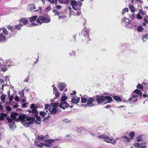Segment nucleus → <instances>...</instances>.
Listing matches in <instances>:
<instances>
[{
	"label": "nucleus",
	"mask_w": 148,
	"mask_h": 148,
	"mask_svg": "<svg viewBox=\"0 0 148 148\" xmlns=\"http://www.w3.org/2000/svg\"><path fill=\"white\" fill-rule=\"evenodd\" d=\"M35 120V118L34 117H28L25 114H22L20 115L16 119V121L17 122L20 121L23 122L25 121L24 125L26 127H27L29 126L30 124L33 123Z\"/></svg>",
	"instance_id": "1"
},
{
	"label": "nucleus",
	"mask_w": 148,
	"mask_h": 148,
	"mask_svg": "<svg viewBox=\"0 0 148 148\" xmlns=\"http://www.w3.org/2000/svg\"><path fill=\"white\" fill-rule=\"evenodd\" d=\"M71 5L72 8L75 11H77L76 14H75V16H79L81 13V7L82 5V3H77V1L74 0H71Z\"/></svg>",
	"instance_id": "2"
},
{
	"label": "nucleus",
	"mask_w": 148,
	"mask_h": 148,
	"mask_svg": "<svg viewBox=\"0 0 148 148\" xmlns=\"http://www.w3.org/2000/svg\"><path fill=\"white\" fill-rule=\"evenodd\" d=\"M97 138L99 139H103L104 141L108 143H110L114 144L116 142V141L114 139L110 138L108 136H106L103 134L98 135L97 136Z\"/></svg>",
	"instance_id": "3"
},
{
	"label": "nucleus",
	"mask_w": 148,
	"mask_h": 148,
	"mask_svg": "<svg viewBox=\"0 0 148 148\" xmlns=\"http://www.w3.org/2000/svg\"><path fill=\"white\" fill-rule=\"evenodd\" d=\"M51 21L49 18L45 17L44 16H40L37 19L36 22L37 23L41 25L43 23H48Z\"/></svg>",
	"instance_id": "4"
},
{
	"label": "nucleus",
	"mask_w": 148,
	"mask_h": 148,
	"mask_svg": "<svg viewBox=\"0 0 148 148\" xmlns=\"http://www.w3.org/2000/svg\"><path fill=\"white\" fill-rule=\"evenodd\" d=\"M94 101H95V100L94 98L93 97H89L88 99L87 104L85 105L82 104L81 105V106H83L84 105L86 106H88L90 107H93L95 106V104L93 103V102Z\"/></svg>",
	"instance_id": "5"
},
{
	"label": "nucleus",
	"mask_w": 148,
	"mask_h": 148,
	"mask_svg": "<svg viewBox=\"0 0 148 148\" xmlns=\"http://www.w3.org/2000/svg\"><path fill=\"white\" fill-rule=\"evenodd\" d=\"M96 100L98 105L100 104L103 103H105V96L97 95L96 96Z\"/></svg>",
	"instance_id": "6"
},
{
	"label": "nucleus",
	"mask_w": 148,
	"mask_h": 148,
	"mask_svg": "<svg viewBox=\"0 0 148 148\" xmlns=\"http://www.w3.org/2000/svg\"><path fill=\"white\" fill-rule=\"evenodd\" d=\"M86 32L84 34V39H83V41H86V43H89V42L90 40V38H89V33L87 30L86 29H84L83 30L82 32Z\"/></svg>",
	"instance_id": "7"
},
{
	"label": "nucleus",
	"mask_w": 148,
	"mask_h": 148,
	"mask_svg": "<svg viewBox=\"0 0 148 148\" xmlns=\"http://www.w3.org/2000/svg\"><path fill=\"white\" fill-rule=\"evenodd\" d=\"M7 120H8V122L10 123L9 127L11 129H12L14 127L15 124V122L13 121L12 119L8 117V116L6 117Z\"/></svg>",
	"instance_id": "8"
},
{
	"label": "nucleus",
	"mask_w": 148,
	"mask_h": 148,
	"mask_svg": "<svg viewBox=\"0 0 148 148\" xmlns=\"http://www.w3.org/2000/svg\"><path fill=\"white\" fill-rule=\"evenodd\" d=\"M69 106V104L66 101L61 102L59 105V107L60 108L63 110H64L65 108H67Z\"/></svg>",
	"instance_id": "9"
},
{
	"label": "nucleus",
	"mask_w": 148,
	"mask_h": 148,
	"mask_svg": "<svg viewBox=\"0 0 148 148\" xmlns=\"http://www.w3.org/2000/svg\"><path fill=\"white\" fill-rule=\"evenodd\" d=\"M113 101V100L111 97L108 96H105V103H111Z\"/></svg>",
	"instance_id": "10"
},
{
	"label": "nucleus",
	"mask_w": 148,
	"mask_h": 148,
	"mask_svg": "<svg viewBox=\"0 0 148 148\" xmlns=\"http://www.w3.org/2000/svg\"><path fill=\"white\" fill-rule=\"evenodd\" d=\"M75 97H73L72 98L71 102L73 103L77 104L80 101V98L77 97L76 96Z\"/></svg>",
	"instance_id": "11"
},
{
	"label": "nucleus",
	"mask_w": 148,
	"mask_h": 148,
	"mask_svg": "<svg viewBox=\"0 0 148 148\" xmlns=\"http://www.w3.org/2000/svg\"><path fill=\"white\" fill-rule=\"evenodd\" d=\"M60 90L61 91H62L64 89L66 86V84L64 83L61 82L58 85Z\"/></svg>",
	"instance_id": "12"
},
{
	"label": "nucleus",
	"mask_w": 148,
	"mask_h": 148,
	"mask_svg": "<svg viewBox=\"0 0 148 148\" xmlns=\"http://www.w3.org/2000/svg\"><path fill=\"white\" fill-rule=\"evenodd\" d=\"M27 111L29 112V113L31 114L32 113L34 114V116H37V115H38V112L37 110L36 109H33L32 110H28Z\"/></svg>",
	"instance_id": "13"
},
{
	"label": "nucleus",
	"mask_w": 148,
	"mask_h": 148,
	"mask_svg": "<svg viewBox=\"0 0 148 148\" xmlns=\"http://www.w3.org/2000/svg\"><path fill=\"white\" fill-rule=\"evenodd\" d=\"M122 22V23L125 25H127L130 23L129 19L126 17H124L123 18Z\"/></svg>",
	"instance_id": "14"
},
{
	"label": "nucleus",
	"mask_w": 148,
	"mask_h": 148,
	"mask_svg": "<svg viewBox=\"0 0 148 148\" xmlns=\"http://www.w3.org/2000/svg\"><path fill=\"white\" fill-rule=\"evenodd\" d=\"M8 115L5 113H1L0 114V121H2L4 120L5 118L7 117Z\"/></svg>",
	"instance_id": "15"
},
{
	"label": "nucleus",
	"mask_w": 148,
	"mask_h": 148,
	"mask_svg": "<svg viewBox=\"0 0 148 148\" xmlns=\"http://www.w3.org/2000/svg\"><path fill=\"white\" fill-rule=\"evenodd\" d=\"M18 115V113L14 112L11 114L10 116L12 119L16 121V117Z\"/></svg>",
	"instance_id": "16"
},
{
	"label": "nucleus",
	"mask_w": 148,
	"mask_h": 148,
	"mask_svg": "<svg viewBox=\"0 0 148 148\" xmlns=\"http://www.w3.org/2000/svg\"><path fill=\"white\" fill-rule=\"evenodd\" d=\"M35 116L36 117V121H35V120L34 122V121L37 124H40L41 121L40 117L39 116H38V115H37V116Z\"/></svg>",
	"instance_id": "17"
},
{
	"label": "nucleus",
	"mask_w": 148,
	"mask_h": 148,
	"mask_svg": "<svg viewBox=\"0 0 148 148\" xmlns=\"http://www.w3.org/2000/svg\"><path fill=\"white\" fill-rule=\"evenodd\" d=\"M18 21L19 22L23 23L24 25H25L28 22L27 19L26 18H21Z\"/></svg>",
	"instance_id": "18"
},
{
	"label": "nucleus",
	"mask_w": 148,
	"mask_h": 148,
	"mask_svg": "<svg viewBox=\"0 0 148 148\" xmlns=\"http://www.w3.org/2000/svg\"><path fill=\"white\" fill-rule=\"evenodd\" d=\"M134 92L137 94L138 95L140 96V98L142 97V92L138 89H136L134 91Z\"/></svg>",
	"instance_id": "19"
},
{
	"label": "nucleus",
	"mask_w": 148,
	"mask_h": 148,
	"mask_svg": "<svg viewBox=\"0 0 148 148\" xmlns=\"http://www.w3.org/2000/svg\"><path fill=\"white\" fill-rule=\"evenodd\" d=\"M113 99L116 101L118 102H121L122 99L119 96H114L112 97Z\"/></svg>",
	"instance_id": "20"
},
{
	"label": "nucleus",
	"mask_w": 148,
	"mask_h": 148,
	"mask_svg": "<svg viewBox=\"0 0 148 148\" xmlns=\"http://www.w3.org/2000/svg\"><path fill=\"white\" fill-rule=\"evenodd\" d=\"M143 143L140 144L138 143H137L136 144V146H137V148H146V146L145 145H142Z\"/></svg>",
	"instance_id": "21"
},
{
	"label": "nucleus",
	"mask_w": 148,
	"mask_h": 148,
	"mask_svg": "<svg viewBox=\"0 0 148 148\" xmlns=\"http://www.w3.org/2000/svg\"><path fill=\"white\" fill-rule=\"evenodd\" d=\"M37 18V16H32L29 18L30 21L31 23H32L35 21Z\"/></svg>",
	"instance_id": "22"
},
{
	"label": "nucleus",
	"mask_w": 148,
	"mask_h": 148,
	"mask_svg": "<svg viewBox=\"0 0 148 148\" xmlns=\"http://www.w3.org/2000/svg\"><path fill=\"white\" fill-rule=\"evenodd\" d=\"M135 132H134L132 131L130 132L129 134V136L130 137V139L132 140L133 139L135 135Z\"/></svg>",
	"instance_id": "23"
},
{
	"label": "nucleus",
	"mask_w": 148,
	"mask_h": 148,
	"mask_svg": "<svg viewBox=\"0 0 148 148\" xmlns=\"http://www.w3.org/2000/svg\"><path fill=\"white\" fill-rule=\"evenodd\" d=\"M6 39L5 37L2 33H0V42L5 40Z\"/></svg>",
	"instance_id": "24"
},
{
	"label": "nucleus",
	"mask_w": 148,
	"mask_h": 148,
	"mask_svg": "<svg viewBox=\"0 0 148 148\" xmlns=\"http://www.w3.org/2000/svg\"><path fill=\"white\" fill-rule=\"evenodd\" d=\"M129 8L131 12L134 13L135 12V10L134 7L132 5H130L129 6Z\"/></svg>",
	"instance_id": "25"
},
{
	"label": "nucleus",
	"mask_w": 148,
	"mask_h": 148,
	"mask_svg": "<svg viewBox=\"0 0 148 148\" xmlns=\"http://www.w3.org/2000/svg\"><path fill=\"white\" fill-rule=\"evenodd\" d=\"M6 95L3 94L1 96V101L4 103H5V99Z\"/></svg>",
	"instance_id": "26"
},
{
	"label": "nucleus",
	"mask_w": 148,
	"mask_h": 148,
	"mask_svg": "<svg viewBox=\"0 0 148 148\" xmlns=\"http://www.w3.org/2000/svg\"><path fill=\"white\" fill-rule=\"evenodd\" d=\"M50 112L51 114H55L57 112V110L56 108H53L51 110H50Z\"/></svg>",
	"instance_id": "27"
},
{
	"label": "nucleus",
	"mask_w": 148,
	"mask_h": 148,
	"mask_svg": "<svg viewBox=\"0 0 148 148\" xmlns=\"http://www.w3.org/2000/svg\"><path fill=\"white\" fill-rule=\"evenodd\" d=\"M22 25L21 23H20L18 25H16L15 26V29H16L20 30L21 29V27Z\"/></svg>",
	"instance_id": "28"
},
{
	"label": "nucleus",
	"mask_w": 148,
	"mask_h": 148,
	"mask_svg": "<svg viewBox=\"0 0 148 148\" xmlns=\"http://www.w3.org/2000/svg\"><path fill=\"white\" fill-rule=\"evenodd\" d=\"M45 142L48 143L49 144H51V143L54 142V140L52 139H47L45 140Z\"/></svg>",
	"instance_id": "29"
},
{
	"label": "nucleus",
	"mask_w": 148,
	"mask_h": 148,
	"mask_svg": "<svg viewBox=\"0 0 148 148\" xmlns=\"http://www.w3.org/2000/svg\"><path fill=\"white\" fill-rule=\"evenodd\" d=\"M88 99L83 97H81V102L82 103H85L87 102Z\"/></svg>",
	"instance_id": "30"
},
{
	"label": "nucleus",
	"mask_w": 148,
	"mask_h": 148,
	"mask_svg": "<svg viewBox=\"0 0 148 148\" xmlns=\"http://www.w3.org/2000/svg\"><path fill=\"white\" fill-rule=\"evenodd\" d=\"M144 28L142 27V26L141 25L139 26L137 28V30L139 32H142Z\"/></svg>",
	"instance_id": "31"
},
{
	"label": "nucleus",
	"mask_w": 148,
	"mask_h": 148,
	"mask_svg": "<svg viewBox=\"0 0 148 148\" xmlns=\"http://www.w3.org/2000/svg\"><path fill=\"white\" fill-rule=\"evenodd\" d=\"M30 9L31 10H33L36 9V7L34 4H31L30 5Z\"/></svg>",
	"instance_id": "32"
},
{
	"label": "nucleus",
	"mask_w": 148,
	"mask_h": 148,
	"mask_svg": "<svg viewBox=\"0 0 148 148\" xmlns=\"http://www.w3.org/2000/svg\"><path fill=\"white\" fill-rule=\"evenodd\" d=\"M122 138H125L124 141L129 142L130 141V138L127 137L126 136H122L121 137Z\"/></svg>",
	"instance_id": "33"
},
{
	"label": "nucleus",
	"mask_w": 148,
	"mask_h": 148,
	"mask_svg": "<svg viewBox=\"0 0 148 148\" xmlns=\"http://www.w3.org/2000/svg\"><path fill=\"white\" fill-rule=\"evenodd\" d=\"M59 104V103H58L52 102V103L51 105L52 106L53 108H56Z\"/></svg>",
	"instance_id": "34"
},
{
	"label": "nucleus",
	"mask_w": 148,
	"mask_h": 148,
	"mask_svg": "<svg viewBox=\"0 0 148 148\" xmlns=\"http://www.w3.org/2000/svg\"><path fill=\"white\" fill-rule=\"evenodd\" d=\"M46 114V113L45 112L40 111V116L42 118H44L45 116V115Z\"/></svg>",
	"instance_id": "35"
},
{
	"label": "nucleus",
	"mask_w": 148,
	"mask_h": 148,
	"mask_svg": "<svg viewBox=\"0 0 148 148\" xmlns=\"http://www.w3.org/2000/svg\"><path fill=\"white\" fill-rule=\"evenodd\" d=\"M8 97L9 98L10 101H11L13 99V95H12L11 96H10V91H9L8 92Z\"/></svg>",
	"instance_id": "36"
},
{
	"label": "nucleus",
	"mask_w": 148,
	"mask_h": 148,
	"mask_svg": "<svg viewBox=\"0 0 148 148\" xmlns=\"http://www.w3.org/2000/svg\"><path fill=\"white\" fill-rule=\"evenodd\" d=\"M53 12L55 14V15H59L60 14V12L57 11L56 10H53Z\"/></svg>",
	"instance_id": "37"
},
{
	"label": "nucleus",
	"mask_w": 148,
	"mask_h": 148,
	"mask_svg": "<svg viewBox=\"0 0 148 148\" xmlns=\"http://www.w3.org/2000/svg\"><path fill=\"white\" fill-rule=\"evenodd\" d=\"M128 11V9L127 8H124L122 11V14L123 15H124L126 12Z\"/></svg>",
	"instance_id": "38"
},
{
	"label": "nucleus",
	"mask_w": 148,
	"mask_h": 148,
	"mask_svg": "<svg viewBox=\"0 0 148 148\" xmlns=\"http://www.w3.org/2000/svg\"><path fill=\"white\" fill-rule=\"evenodd\" d=\"M8 68L6 66H5L4 67H2L1 69V71L3 72H5L6 71L8 70Z\"/></svg>",
	"instance_id": "39"
},
{
	"label": "nucleus",
	"mask_w": 148,
	"mask_h": 148,
	"mask_svg": "<svg viewBox=\"0 0 148 148\" xmlns=\"http://www.w3.org/2000/svg\"><path fill=\"white\" fill-rule=\"evenodd\" d=\"M36 104L35 103L32 104L30 106V108L32 109H35L37 108V107L35 106Z\"/></svg>",
	"instance_id": "40"
},
{
	"label": "nucleus",
	"mask_w": 148,
	"mask_h": 148,
	"mask_svg": "<svg viewBox=\"0 0 148 148\" xmlns=\"http://www.w3.org/2000/svg\"><path fill=\"white\" fill-rule=\"evenodd\" d=\"M67 99V97L66 96H62L61 98L62 102L66 101H65Z\"/></svg>",
	"instance_id": "41"
},
{
	"label": "nucleus",
	"mask_w": 148,
	"mask_h": 148,
	"mask_svg": "<svg viewBox=\"0 0 148 148\" xmlns=\"http://www.w3.org/2000/svg\"><path fill=\"white\" fill-rule=\"evenodd\" d=\"M136 87L137 88H138L141 90H143V86L140 84H138L137 86Z\"/></svg>",
	"instance_id": "42"
},
{
	"label": "nucleus",
	"mask_w": 148,
	"mask_h": 148,
	"mask_svg": "<svg viewBox=\"0 0 148 148\" xmlns=\"http://www.w3.org/2000/svg\"><path fill=\"white\" fill-rule=\"evenodd\" d=\"M142 38L143 39V41H145L144 40V39L146 38V39H148V34H146L144 35H143L142 36Z\"/></svg>",
	"instance_id": "43"
},
{
	"label": "nucleus",
	"mask_w": 148,
	"mask_h": 148,
	"mask_svg": "<svg viewBox=\"0 0 148 148\" xmlns=\"http://www.w3.org/2000/svg\"><path fill=\"white\" fill-rule=\"evenodd\" d=\"M38 138H40L41 140H44L45 139V136L43 135H42L40 136H39Z\"/></svg>",
	"instance_id": "44"
},
{
	"label": "nucleus",
	"mask_w": 148,
	"mask_h": 148,
	"mask_svg": "<svg viewBox=\"0 0 148 148\" xmlns=\"http://www.w3.org/2000/svg\"><path fill=\"white\" fill-rule=\"evenodd\" d=\"M7 28L8 29L10 30L11 31H12L13 30V28L12 26L10 25H9L7 26Z\"/></svg>",
	"instance_id": "45"
},
{
	"label": "nucleus",
	"mask_w": 148,
	"mask_h": 148,
	"mask_svg": "<svg viewBox=\"0 0 148 148\" xmlns=\"http://www.w3.org/2000/svg\"><path fill=\"white\" fill-rule=\"evenodd\" d=\"M142 139L141 136H139L137 138V141L140 142Z\"/></svg>",
	"instance_id": "46"
},
{
	"label": "nucleus",
	"mask_w": 148,
	"mask_h": 148,
	"mask_svg": "<svg viewBox=\"0 0 148 148\" xmlns=\"http://www.w3.org/2000/svg\"><path fill=\"white\" fill-rule=\"evenodd\" d=\"M2 30H3V32L5 34H8V32L6 29H5V28H3L2 29Z\"/></svg>",
	"instance_id": "47"
},
{
	"label": "nucleus",
	"mask_w": 148,
	"mask_h": 148,
	"mask_svg": "<svg viewBox=\"0 0 148 148\" xmlns=\"http://www.w3.org/2000/svg\"><path fill=\"white\" fill-rule=\"evenodd\" d=\"M55 95L56 96V98H58L59 97L60 95V93L58 92V91L55 92Z\"/></svg>",
	"instance_id": "48"
},
{
	"label": "nucleus",
	"mask_w": 148,
	"mask_h": 148,
	"mask_svg": "<svg viewBox=\"0 0 148 148\" xmlns=\"http://www.w3.org/2000/svg\"><path fill=\"white\" fill-rule=\"evenodd\" d=\"M61 2L64 3H68L69 2L68 0H61Z\"/></svg>",
	"instance_id": "49"
},
{
	"label": "nucleus",
	"mask_w": 148,
	"mask_h": 148,
	"mask_svg": "<svg viewBox=\"0 0 148 148\" xmlns=\"http://www.w3.org/2000/svg\"><path fill=\"white\" fill-rule=\"evenodd\" d=\"M76 53L75 51H72L69 53V54L70 56H74Z\"/></svg>",
	"instance_id": "50"
},
{
	"label": "nucleus",
	"mask_w": 148,
	"mask_h": 148,
	"mask_svg": "<svg viewBox=\"0 0 148 148\" xmlns=\"http://www.w3.org/2000/svg\"><path fill=\"white\" fill-rule=\"evenodd\" d=\"M6 110L9 111H10L12 110V108L9 106H7L5 107Z\"/></svg>",
	"instance_id": "51"
},
{
	"label": "nucleus",
	"mask_w": 148,
	"mask_h": 148,
	"mask_svg": "<svg viewBox=\"0 0 148 148\" xmlns=\"http://www.w3.org/2000/svg\"><path fill=\"white\" fill-rule=\"evenodd\" d=\"M145 15H146V17L145 18H144V21L145 22H146L147 23H148V21L147 20V19H148V16L146 14Z\"/></svg>",
	"instance_id": "52"
},
{
	"label": "nucleus",
	"mask_w": 148,
	"mask_h": 148,
	"mask_svg": "<svg viewBox=\"0 0 148 148\" xmlns=\"http://www.w3.org/2000/svg\"><path fill=\"white\" fill-rule=\"evenodd\" d=\"M51 8L50 6H48L46 8V12H49L51 10Z\"/></svg>",
	"instance_id": "53"
},
{
	"label": "nucleus",
	"mask_w": 148,
	"mask_h": 148,
	"mask_svg": "<svg viewBox=\"0 0 148 148\" xmlns=\"http://www.w3.org/2000/svg\"><path fill=\"white\" fill-rule=\"evenodd\" d=\"M14 99L16 101H20V100L19 99V97L17 96H16L14 98Z\"/></svg>",
	"instance_id": "54"
},
{
	"label": "nucleus",
	"mask_w": 148,
	"mask_h": 148,
	"mask_svg": "<svg viewBox=\"0 0 148 148\" xmlns=\"http://www.w3.org/2000/svg\"><path fill=\"white\" fill-rule=\"evenodd\" d=\"M50 118V116L49 115L48 116H47L45 118H44L43 119L42 121H47V120H48V118Z\"/></svg>",
	"instance_id": "55"
},
{
	"label": "nucleus",
	"mask_w": 148,
	"mask_h": 148,
	"mask_svg": "<svg viewBox=\"0 0 148 148\" xmlns=\"http://www.w3.org/2000/svg\"><path fill=\"white\" fill-rule=\"evenodd\" d=\"M49 108H50V107L49 105L47 104L45 105V109L46 110L49 109Z\"/></svg>",
	"instance_id": "56"
},
{
	"label": "nucleus",
	"mask_w": 148,
	"mask_h": 148,
	"mask_svg": "<svg viewBox=\"0 0 148 148\" xmlns=\"http://www.w3.org/2000/svg\"><path fill=\"white\" fill-rule=\"evenodd\" d=\"M137 17L139 19H142V16L139 14H137Z\"/></svg>",
	"instance_id": "57"
},
{
	"label": "nucleus",
	"mask_w": 148,
	"mask_h": 148,
	"mask_svg": "<svg viewBox=\"0 0 148 148\" xmlns=\"http://www.w3.org/2000/svg\"><path fill=\"white\" fill-rule=\"evenodd\" d=\"M47 1L52 4L54 3H55V1L54 0H47Z\"/></svg>",
	"instance_id": "58"
},
{
	"label": "nucleus",
	"mask_w": 148,
	"mask_h": 148,
	"mask_svg": "<svg viewBox=\"0 0 148 148\" xmlns=\"http://www.w3.org/2000/svg\"><path fill=\"white\" fill-rule=\"evenodd\" d=\"M3 108V106L1 104V102H0V110H2Z\"/></svg>",
	"instance_id": "59"
},
{
	"label": "nucleus",
	"mask_w": 148,
	"mask_h": 148,
	"mask_svg": "<svg viewBox=\"0 0 148 148\" xmlns=\"http://www.w3.org/2000/svg\"><path fill=\"white\" fill-rule=\"evenodd\" d=\"M76 93V92L75 90H74L73 91V92L71 93H70V95H71L75 94Z\"/></svg>",
	"instance_id": "60"
},
{
	"label": "nucleus",
	"mask_w": 148,
	"mask_h": 148,
	"mask_svg": "<svg viewBox=\"0 0 148 148\" xmlns=\"http://www.w3.org/2000/svg\"><path fill=\"white\" fill-rule=\"evenodd\" d=\"M53 90L55 92H57V91H57V89L56 88V87H53Z\"/></svg>",
	"instance_id": "61"
},
{
	"label": "nucleus",
	"mask_w": 148,
	"mask_h": 148,
	"mask_svg": "<svg viewBox=\"0 0 148 148\" xmlns=\"http://www.w3.org/2000/svg\"><path fill=\"white\" fill-rule=\"evenodd\" d=\"M56 7L58 9H60L61 8V6L59 5H56Z\"/></svg>",
	"instance_id": "62"
},
{
	"label": "nucleus",
	"mask_w": 148,
	"mask_h": 148,
	"mask_svg": "<svg viewBox=\"0 0 148 148\" xmlns=\"http://www.w3.org/2000/svg\"><path fill=\"white\" fill-rule=\"evenodd\" d=\"M53 148H61V147L60 146H59L58 145H57L56 146L53 147Z\"/></svg>",
	"instance_id": "63"
},
{
	"label": "nucleus",
	"mask_w": 148,
	"mask_h": 148,
	"mask_svg": "<svg viewBox=\"0 0 148 148\" xmlns=\"http://www.w3.org/2000/svg\"><path fill=\"white\" fill-rule=\"evenodd\" d=\"M111 107V106L110 105H107L105 107V108H106L108 109Z\"/></svg>",
	"instance_id": "64"
}]
</instances>
